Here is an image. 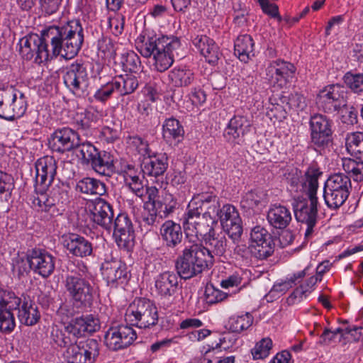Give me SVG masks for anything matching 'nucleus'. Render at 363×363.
I'll return each mask as SVG.
<instances>
[{
	"label": "nucleus",
	"instance_id": "obj_1",
	"mask_svg": "<svg viewBox=\"0 0 363 363\" xmlns=\"http://www.w3.org/2000/svg\"><path fill=\"white\" fill-rule=\"evenodd\" d=\"M84 40V28L79 19H73L43 30L41 35L30 33L20 39L19 53L25 60L38 65L58 56L74 57Z\"/></svg>",
	"mask_w": 363,
	"mask_h": 363
},
{
	"label": "nucleus",
	"instance_id": "obj_2",
	"mask_svg": "<svg viewBox=\"0 0 363 363\" xmlns=\"http://www.w3.org/2000/svg\"><path fill=\"white\" fill-rule=\"evenodd\" d=\"M135 47L143 57H152L156 70L163 72L174 63V55H177L181 41L174 35H160L153 31L144 30L136 38Z\"/></svg>",
	"mask_w": 363,
	"mask_h": 363
},
{
	"label": "nucleus",
	"instance_id": "obj_3",
	"mask_svg": "<svg viewBox=\"0 0 363 363\" xmlns=\"http://www.w3.org/2000/svg\"><path fill=\"white\" fill-rule=\"evenodd\" d=\"M213 263L214 259L203 245L185 240L182 254L175 261V269L179 277L186 280L209 269Z\"/></svg>",
	"mask_w": 363,
	"mask_h": 363
},
{
	"label": "nucleus",
	"instance_id": "obj_4",
	"mask_svg": "<svg viewBox=\"0 0 363 363\" xmlns=\"http://www.w3.org/2000/svg\"><path fill=\"white\" fill-rule=\"evenodd\" d=\"M91 278V274L84 263H79L65 277L66 292L77 309L84 310L93 304L94 289Z\"/></svg>",
	"mask_w": 363,
	"mask_h": 363
},
{
	"label": "nucleus",
	"instance_id": "obj_5",
	"mask_svg": "<svg viewBox=\"0 0 363 363\" xmlns=\"http://www.w3.org/2000/svg\"><path fill=\"white\" fill-rule=\"evenodd\" d=\"M352 190L350 177L343 173H336L325 183L323 197L328 208L337 209L347 199Z\"/></svg>",
	"mask_w": 363,
	"mask_h": 363
},
{
	"label": "nucleus",
	"instance_id": "obj_6",
	"mask_svg": "<svg viewBox=\"0 0 363 363\" xmlns=\"http://www.w3.org/2000/svg\"><path fill=\"white\" fill-rule=\"evenodd\" d=\"M125 318L140 328H150L157 324V308L155 303L148 298H136L128 308Z\"/></svg>",
	"mask_w": 363,
	"mask_h": 363
},
{
	"label": "nucleus",
	"instance_id": "obj_7",
	"mask_svg": "<svg viewBox=\"0 0 363 363\" xmlns=\"http://www.w3.org/2000/svg\"><path fill=\"white\" fill-rule=\"evenodd\" d=\"M347 91L343 85L333 84L321 89L316 98L320 110L327 113H339L347 106Z\"/></svg>",
	"mask_w": 363,
	"mask_h": 363
},
{
	"label": "nucleus",
	"instance_id": "obj_8",
	"mask_svg": "<svg viewBox=\"0 0 363 363\" xmlns=\"http://www.w3.org/2000/svg\"><path fill=\"white\" fill-rule=\"evenodd\" d=\"M100 352V342L94 338L81 340L65 350L63 357L67 363H95Z\"/></svg>",
	"mask_w": 363,
	"mask_h": 363
},
{
	"label": "nucleus",
	"instance_id": "obj_9",
	"mask_svg": "<svg viewBox=\"0 0 363 363\" xmlns=\"http://www.w3.org/2000/svg\"><path fill=\"white\" fill-rule=\"evenodd\" d=\"M275 248L273 236L261 225L253 227L250 233V252L258 259L271 257Z\"/></svg>",
	"mask_w": 363,
	"mask_h": 363
},
{
	"label": "nucleus",
	"instance_id": "obj_10",
	"mask_svg": "<svg viewBox=\"0 0 363 363\" xmlns=\"http://www.w3.org/2000/svg\"><path fill=\"white\" fill-rule=\"evenodd\" d=\"M136 339L135 330L131 326L123 324L111 325L104 335L105 345L113 351L127 348Z\"/></svg>",
	"mask_w": 363,
	"mask_h": 363
},
{
	"label": "nucleus",
	"instance_id": "obj_11",
	"mask_svg": "<svg viewBox=\"0 0 363 363\" xmlns=\"http://www.w3.org/2000/svg\"><path fill=\"white\" fill-rule=\"evenodd\" d=\"M308 198L296 201L293 203L296 220L307 226L305 232V238L307 239L312 235L318 218V198Z\"/></svg>",
	"mask_w": 363,
	"mask_h": 363
},
{
	"label": "nucleus",
	"instance_id": "obj_12",
	"mask_svg": "<svg viewBox=\"0 0 363 363\" xmlns=\"http://www.w3.org/2000/svg\"><path fill=\"white\" fill-rule=\"evenodd\" d=\"M219 220L223 230L233 240L238 241L242 234V223L238 211L232 204L219 207L216 218Z\"/></svg>",
	"mask_w": 363,
	"mask_h": 363
},
{
	"label": "nucleus",
	"instance_id": "obj_13",
	"mask_svg": "<svg viewBox=\"0 0 363 363\" xmlns=\"http://www.w3.org/2000/svg\"><path fill=\"white\" fill-rule=\"evenodd\" d=\"M89 74L84 63L77 61L66 67L63 76L65 86L74 95L81 96L89 86Z\"/></svg>",
	"mask_w": 363,
	"mask_h": 363
},
{
	"label": "nucleus",
	"instance_id": "obj_14",
	"mask_svg": "<svg viewBox=\"0 0 363 363\" xmlns=\"http://www.w3.org/2000/svg\"><path fill=\"white\" fill-rule=\"evenodd\" d=\"M21 298L11 291H0V330L11 333L16 326L12 311L16 310L21 304Z\"/></svg>",
	"mask_w": 363,
	"mask_h": 363
},
{
	"label": "nucleus",
	"instance_id": "obj_15",
	"mask_svg": "<svg viewBox=\"0 0 363 363\" xmlns=\"http://www.w3.org/2000/svg\"><path fill=\"white\" fill-rule=\"evenodd\" d=\"M112 228L118 246L130 250L134 246L135 233L132 221L128 214L119 213L113 222Z\"/></svg>",
	"mask_w": 363,
	"mask_h": 363
},
{
	"label": "nucleus",
	"instance_id": "obj_16",
	"mask_svg": "<svg viewBox=\"0 0 363 363\" xmlns=\"http://www.w3.org/2000/svg\"><path fill=\"white\" fill-rule=\"evenodd\" d=\"M101 271L103 279L111 287L116 288L128 280L129 272L127 265L120 259L116 258L105 259L101 264Z\"/></svg>",
	"mask_w": 363,
	"mask_h": 363
},
{
	"label": "nucleus",
	"instance_id": "obj_17",
	"mask_svg": "<svg viewBox=\"0 0 363 363\" xmlns=\"http://www.w3.org/2000/svg\"><path fill=\"white\" fill-rule=\"evenodd\" d=\"M28 259L33 267V272L43 278H48L55 271V257L45 249H28Z\"/></svg>",
	"mask_w": 363,
	"mask_h": 363
},
{
	"label": "nucleus",
	"instance_id": "obj_18",
	"mask_svg": "<svg viewBox=\"0 0 363 363\" xmlns=\"http://www.w3.org/2000/svg\"><path fill=\"white\" fill-rule=\"evenodd\" d=\"M296 68L294 64L278 59L272 61L266 68L267 79L272 84L283 87L294 77Z\"/></svg>",
	"mask_w": 363,
	"mask_h": 363
},
{
	"label": "nucleus",
	"instance_id": "obj_19",
	"mask_svg": "<svg viewBox=\"0 0 363 363\" xmlns=\"http://www.w3.org/2000/svg\"><path fill=\"white\" fill-rule=\"evenodd\" d=\"M49 147L55 152L63 153L76 149L79 145V135L68 127L57 128L48 140Z\"/></svg>",
	"mask_w": 363,
	"mask_h": 363
},
{
	"label": "nucleus",
	"instance_id": "obj_20",
	"mask_svg": "<svg viewBox=\"0 0 363 363\" xmlns=\"http://www.w3.org/2000/svg\"><path fill=\"white\" fill-rule=\"evenodd\" d=\"M220 207L218 196L212 192L196 194L187 206V211L207 217H215Z\"/></svg>",
	"mask_w": 363,
	"mask_h": 363
},
{
	"label": "nucleus",
	"instance_id": "obj_21",
	"mask_svg": "<svg viewBox=\"0 0 363 363\" xmlns=\"http://www.w3.org/2000/svg\"><path fill=\"white\" fill-rule=\"evenodd\" d=\"M91 220L105 230L112 229L113 210L112 206L102 198H97L89 203Z\"/></svg>",
	"mask_w": 363,
	"mask_h": 363
},
{
	"label": "nucleus",
	"instance_id": "obj_22",
	"mask_svg": "<svg viewBox=\"0 0 363 363\" xmlns=\"http://www.w3.org/2000/svg\"><path fill=\"white\" fill-rule=\"evenodd\" d=\"M183 226L185 230L191 231L196 237L206 238L211 233H214L213 224L217 223L215 217H207L199 213H192L188 211L183 218Z\"/></svg>",
	"mask_w": 363,
	"mask_h": 363
},
{
	"label": "nucleus",
	"instance_id": "obj_23",
	"mask_svg": "<svg viewBox=\"0 0 363 363\" xmlns=\"http://www.w3.org/2000/svg\"><path fill=\"white\" fill-rule=\"evenodd\" d=\"M35 186H41L42 190L48 189L57 174V162L52 156H44L35 163Z\"/></svg>",
	"mask_w": 363,
	"mask_h": 363
},
{
	"label": "nucleus",
	"instance_id": "obj_24",
	"mask_svg": "<svg viewBox=\"0 0 363 363\" xmlns=\"http://www.w3.org/2000/svg\"><path fill=\"white\" fill-rule=\"evenodd\" d=\"M251 129V123L247 117L243 116H234L228 122L225 128L223 137L228 142L240 145L244 141V136Z\"/></svg>",
	"mask_w": 363,
	"mask_h": 363
},
{
	"label": "nucleus",
	"instance_id": "obj_25",
	"mask_svg": "<svg viewBox=\"0 0 363 363\" xmlns=\"http://www.w3.org/2000/svg\"><path fill=\"white\" fill-rule=\"evenodd\" d=\"M177 272L165 271L155 278V289L157 294L164 298L173 296L179 289Z\"/></svg>",
	"mask_w": 363,
	"mask_h": 363
},
{
	"label": "nucleus",
	"instance_id": "obj_26",
	"mask_svg": "<svg viewBox=\"0 0 363 363\" xmlns=\"http://www.w3.org/2000/svg\"><path fill=\"white\" fill-rule=\"evenodd\" d=\"M62 239L64 247L73 256L86 257L91 255L92 243L84 237L76 233H69L64 235Z\"/></svg>",
	"mask_w": 363,
	"mask_h": 363
},
{
	"label": "nucleus",
	"instance_id": "obj_27",
	"mask_svg": "<svg viewBox=\"0 0 363 363\" xmlns=\"http://www.w3.org/2000/svg\"><path fill=\"white\" fill-rule=\"evenodd\" d=\"M192 43L208 64L213 66L218 64L222 53L213 39L206 35H197L192 39Z\"/></svg>",
	"mask_w": 363,
	"mask_h": 363
},
{
	"label": "nucleus",
	"instance_id": "obj_28",
	"mask_svg": "<svg viewBox=\"0 0 363 363\" xmlns=\"http://www.w3.org/2000/svg\"><path fill=\"white\" fill-rule=\"evenodd\" d=\"M168 167V157L164 152H151L145 157L142 163L144 174L158 177L162 176Z\"/></svg>",
	"mask_w": 363,
	"mask_h": 363
},
{
	"label": "nucleus",
	"instance_id": "obj_29",
	"mask_svg": "<svg viewBox=\"0 0 363 363\" xmlns=\"http://www.w3.org/2000/svg\"><path fill=\"white\" fill-rule=\"evenodd\" d=\"M160 231L163 243L167 248L175 249L182 241V228L179 223L172 220L162 223Z\"/></svg>",
	"mask_w": 363,
	"mask_h": 363
},
{
	"label": "nucleus",
	"instance_id": "obj_30",
	"mask_svg": "<svg viewBox=\"0 0 363 363\" xmlns=\"http://www.w3.org/2000/svg\"><path fill=\"white\" fill-rule=\"evenodd\" d=\"M267 219L269 225L276 229L284 230L291 223L290 210L282 205H272L267 212Z\"/></svg>",
	"mask_w": 363,
	"mask_h": 363
},
{
	"label": "nucleus",
	"instance_id": "obj_31",
	"mask_svg": "<svg viewBox=\"0 0 363 363\" xmlns=\"http://www.w3.org/2000/svg\"><path fill=\"white\" fill-rule=\"evenodd\" d=\"M18 318L21 324L33 326L40 319V313L37 305L30 299L29 296L23 297L21 306L17 308Z\"/></svg>",
	"mask_w": 363,
	"mask_h": 363
},
{
	"label": "nucleus",
	"instance_id": "obj_32",
	"mask_svg": "<svg viewBox=\"0 0 363 363\" xmlns=\"http://www.w3.org/2000/svg\"><path fill=\"white\" fill-rule=\"evenodd\" d=\"M90 164L99 174L111 177L115 173L114 157L109 152L99 151Z\"/></svg>",
	"mask_w": 363,
	"mask_h": 363
},
{
	"label": "nucleus",
	"instance_id": "obj_33",
	"mask_svg": "<svg viewBox=\"0 0 363 363\" xmlns=\"http://www.w3.org/2000/svg\"><path fill=\"white\" fill-rule=\"evenodd\" d=\"M255 43L251 35H239L234 43L235 55L241 62L247 63L255 56Z\"/></svg>",
	"mask_w": 363,
	"mask_h": 363
},
{
	"label": "nucleus",
	"instance_id": "obj_34",
	"mask_svg": "<svg viewBox=\"0 0 363 363\" xmlns=\"http://www.w3.org/2000/svg\"><path fill=\"white\" fill-rule=\"evenodd\" d=\"M333 145L332 133L310 132L309 146L320 155L329 152Z\"/></svg>",
	"mask_w": 363,
	"mask_h": 363
},
{
	"label": "nucleus",
	"instance_id": "obj_35",
	"mask_svg": "<svg viewBox=\"0 0 363 363\" xmlns=\"http://www.w3.org/2000/svg\"><path fill=\"white\" fill-rule=\"evenodd\" d=\"M184 135V129L181 122L172 116L166 118L162 124V136L168 142H179Z\"/></svg>",
	"mask_w": 363,
	"mask_h": 363
},
{
	"label": "nucleus",
	"instance_id": "obj_36",
	"mask_svg": "<svg viewBox=\"0 0 363 363\" xmlns=\"http://www.w3.org/2000/svg\"><path fill=\"white\" fill-rule=\"evenodd\" d=\"M323 172L315 165L308 167L304 174V180L302 183L303 191L308 197L317 198L318 189V179Z\"/></svg>",
	"mask_w": 363,
	"mask_h": 363
},
{
	"label": "nucleus",
	"instance_id": "obj_37",
	"mask_svg": "<svg viewBox=\"0 0 363 363\" xmlns=\"http://www.w3.org/2000/svg\"><path fill=\"white\" fill-rule=\"evenodd\" d=\"M204 248L209 252L210 255L214 259V256H222L225 254L227 249V238L224 235H217L211 233L203 239Z\"/></svg>",
	"mask_w": 363,
	"mask_h": 363
},
{
	"label": "nucleus",
	"instance_id": "obj_38",
	"mask_svg": "<svg viewBox=\"0 0 363 363\" xmlns=\"http://www.w3.org/2000/svg\"><path fill=\"white\" fill-rule=\"evenodd\" d=\"M76 191L84 194L102 196L106 192V184L99 179L85 177L76 185Z\"/></svg>",
	"mask_w": 363,
	"mask_h": 363
},
{
	"label": "nucleus",
	"instance_id": "obj_39",
	"mask_svg": "<svg viewBox=\"0 0 363 363\" xmlns=\"http://www.w3.org/2000/svg\"><path fill=\"white\" fill-rule=\"evenodd\" d=\"M169 80L177 87L188 86L194 79V73L190 69L184 67H174L169 72Z\"/></svg>",
	"mask_w": 363,
	"mask_h": 363
},
{
	"label": "nucleus",
	"instance_id": "obj_40",
	"mask_svg": "<svg viewBox=\"0 0 363 363\" xmlns=\"http://www.w3.org/2000/svg\"><path fill=\"white\" fill-rule=\"evenodd\" d=\"M117 92L121 96L130 94L138 86V81L135 76L125 74L117 76L113 79Z\"/></svg>",
	"mask_w": 363,
	"mask_h": 363
},
{
	"label": "nucleus",
	"instance_id": "obj_41",
	"mask_svg": "<svg viewBox=\"0 0 363 363\" xmlns=\"http://www.w3.org/2000/svg\"><path fill=\"white\" fill-rule=\"evenodd\" d=\"M346 149L357 160L363 162V132H353L346 137Z\"/></svg>",
	"mask_w": 363,
	"mask_h": 363
},
{
	"label": "nucleus",
	"instance_id": "obj_42",
	"mask_svg": "<svg viewBox=\"0 0 363 363\" xmlns=\"http://www.w3.org/2000/svg\"><path fill=\"white\" fill-rule=\"evenodd\" d=\"M153 205L160 217L163 219L167 218L174 211L178 203L172 194L165 192L159 200H157L156 203H153Z\"/></svg>",
	"mask_w": 363,
	"mask_h": 363
},
{
	"label": "nucleus",
	"instance_id": "obj_43",
	"mask_svg": "<svg viewBox=\"0 0 363 363\" xmlns=\"http://www.w3.org/2000/svg\"><path fill=\"white\" fill-rule=\"evenodd\" d=\"M11 95V118L13 121L16 118L21 117L27 109V101L24 94L16 90L9 89Z\"/></svg>",
	"mask_w": 363,
	"mask_h": 363
},
{
	"label": "nucleus",
	"instance_id": "obj_44",
	"mask_svg": "<svg viewBox=\"0 0 363 363\" xmlns=\"http://www.w3.org/2000/svg\"><path fill=\"white\" fill-rule=\"evenodd\" d=\"M333 121L328 116L315 113L311 116L309 121L310 132L333 133L332 130Z\"/></svg>",
	"mask_w": 363,
	"mask_h": 363
},
{
	"label": "nucleus",
	"instance_id": "obj_45",
	"mask_svg": "<svg viewBox=\"0 0 363 363\" xmlns=\"http://www.w3.org/2000/svg\"><path fill=\"white\" fill-rule=\"evenodd\" d=\"M265 192L259 188H256L248 191L243 195L240 204L243 208L253 209L257 207L265 199Z\"/></svg>",
	"mask_w": 363,
	"mask_h": 363
},
{
	"label": "nucleus",
	"instance_id": "obj_46",
	"mask_svg": "<svg viewBox=\"0 0 363 363\" xmlns=\"http://www.w3.org/2000/svg\"><path fill=\"white\" fill-rule=\"evenodd\" d=\"M253 319V316L249 313L233 315L228 320L229 330L233 333H240L252 325Z\"/></svg>",
	"mask_w": 363,
	"mask_h": 363
},
{
	"label": "nucleus",
	"instance_id": "obj_47",
	"mask_svg": "<svg viewBox=\"0 0 363 363\" xmlns=\"http://www.w3.org/2000/svg\"><path fill=\"white\" fill-rule=\"evenodd\" d=\"M342 80L352 92L359 95L363 93V73L348 71L344 74Z\"/></svg>",
	"mask_w": 363,
	"mask_h": 363
},
{
	"label": "nucleus",
	"instance_id": "obj_48",
	"mask_svg": "<svg viewBox=\"0 0 363 363\" xmlns=\"http://www.w3.org/2000/svg\"><path fill=\"white\" fill-rule=\"evenodd\" d=\"M121 64L124 71L131 73H137L141 67L140 59L133 51L123 53L121 55Z\"/></svg>",
	"mask_w": 363,
	"mask_h": 363
},
{
	"label": "nucleus",
	"instance_id": "obj_49",
	"mask_svg": "<svg viewBox=\"0 0 363 363\" xmlns=\"http://www.w3.org/2000/svg\"><path fill=\"white\" fill-rule=\"evenodd\" d=\"M15 186L14 179L11 174L0 171V199L8 201Z\"/></svg>",
	"mask_w": 363,
	"mask_h": 363
},
{
	"label": "nucleus",
	"instance_id": "obj_50",
	"mask_svg": "<svg viewBox=\"0 0 363 363\" xmlns=\"http://www.w3.org/2000/svg\"><path fill=\"white\" fill-rule=\"evenodd\" d=\"M228 294L214 287L212 284H207L205 287L204 297L208 304L212 305L223 301Z\"/></svg>",
	"mask_w": 363,
	"mask_h": 363
},
{
	"label": "nucleus",
	"instance_id": "obj_51",
	"mask_svg": "<svg viewBox=\"0 0 363 363\" xmlns=\"http://www.w3.org/2000/svg\"><path fill=\"white\" fill-rule=\"evenodd\" d=\"M11 95L8 90L0 91V118L11 121Z\"/></svg>",
	"mask_w": 363,
	"mask_h": 363
},
{
	"label": "nucleus",
	"instance_id": "obj_52",
	"mask_svg": "<svg viewBox=\"0 0 363 363\" xmlns=\"http://www.w3.org/2000/svg\"><path fill=\"white\" fill-rule=\"evenodd\" d=\"M77 318L84 333H94L101 328L99 319L92 314L82 315Z\"/></svg>",
	"mask_w": 363,
	"mask_h": 363
},
{
	"label": "nucleus",
	"instance_id": "obj_53",
	"mask_svg": "<svg viewBox=\"0 0 363 363\" xmlns=\"http://www.w3.org/2000/svg\"><path fill=\"white\" fill-rule=\"evenodd\" d=\"M272 347V341L270 338H263L257 342L252 350V354L255 359H262L267 357Z\"/></svg>",
	"mask_w": 363,
	"mask_h": 363
},
{
	"label": "nucleus",
	"instance_id": "obj_54",
	"mask_svg": "<svg viewBox=\"0 0 363 363\" xmlns=\"http://www.w3.org/2000/svg\"><path fill=\"white\" fill-rule=\"evenodd\" d=\"M282 102L286 103V106L291 110L296 111H302L306 107L305 97L297 92L291 94L289 96H284Z\"/></svg>",
	"mask_w": 363,
	"mask_h": 363
},
{
	"label": "nucleus",
	"instance_id": "obj_55",
	"mask_svg": "<svg viewBox=\"0 0 363 363\" xmlns=\"http://www.w3.org/2000/svg\"><path fill=\"white\" fill-rule=\"evenodd\" d=\"M151 203H144L143 212L142 213V222L145 225L153 226L155 223H159L162 218L160 217L157 211Z\"/></svg>",
	"mask_w": 363,
	"mask_h": 363
},
{
	"label": "nucleus",
	"instance_id": "obj_56",
	"mask_svg": "<svg viewBox=\"0 0 363 363\" xmlns=\"http://www.w3.org/2000/svg\"><path fill=\"white\" fill-rule=\"evenodd\" d=\"M40 188L43 187L35 186V191L38 196L34 197L33 204L38 207L40 211H44L52 203V201L50 194H46L48 189L42 190Z\"/></svg>",
	"mask_w": 363,
	"mask_h": 363
},
{
	"label": "nucleus",
	"instance_id": "obj_57",
	"mask_svg": "<svg viewBox=\"0 0 363 363\" xmlns=\"http://www.w3.org/2000/svg\"><path fill=\"white\" fill-rule=\"evenodd\" d=\"M13 270L17 272L18 279L27 277L33 271V267L28 259V250L24 257H18L13 264Z\"/></svg>",
	"mask_w": 363,
	"mask_h": 363
},
{
	"label": "nucleus",
	"instance_id": "obj_58",
	"mask_svg": "<svg viewBox=\"0 0 363 363\" xmlns=\"http://www.w3.org/2000/svg\"><path fill=\"white\" fill-rule=\"evenodd\" d=\"M115 92H117V90L112 80L97 89L94 94V98L96 101L104 104L111 98Z\"/></svg>",
	"mask_w": 363,
	"mask_h": 363
},
{
	"label": "nucleus",
	"instance_id": "obj_59",
	"mask_svg": "<svg viewBox=\"0 0 363 363\" xmlns=\"http://www.w3.org/2000/svg\"><path fill=\"white\" fill-rule=\"evenodd\" d=\"M51 201L52 204L65 208L69 202L68 191L59 186L54 187L50 192Z\"/></svg>",
	"mask_w": 363,
	"mask_h": 363
},
{
	"label": "nucleus",
	"instance_id": "obj_60",
	"mask_svg": "<svg viewBox=\"0 0 363 363\" xmlns=\"http://www.w3.org/2000/svg\"><path fill=\"white\" fill-rule=\"evenodd\" d=\"M77 148H79L81 158L86 163H91L96 157V155L99 152V150L96 149V147L93 145L91 143H81L80 140L79 145V146L77 147Z\"/></svg>",
	"mask_w": 363,
	"mask_h": 363
},
{
	"label": "nucleus",
	"instance_id": "obj_61",
	"mask_svg": "<svg viewBox=\"0 0 363 363\" xmlns=\"http://www.w3.org/2000/svg\"><path fill=\"white\" fill-rule=\"evenodd\" d=\"M129 140L130 145L137 150L138 154L143 156L144 158L152 152L147 141L142 139L140 137L137 135L130 137Z\"/></svg>",
	"mask_w": 363,
	"mask_h": 363
},
{
	"label": "nucleus",
	"instance_id": "obj_62",
	"mask_svg": "<svg viewBox=\"0 0 363 363\" xmlns=\"http://www.w3.org/2000/svg\"><path fill=\"white\" fill-rule=\"evenodd\" d=\"M264 13L272 18H277L279 22L282 21V17L279 15V7L275 4H271L269 0H257Z\"/></svg>",
	"mask_w": 363,
	"mask_h": 363
},
{
	"label": "nucleus",
	"instance_id": "obj_63",
	"mask_svg": "<svg viewBox=\"0 0 363 363\" xmlns=\"http://www.w3.org/2000/svg\"><path fill=\"white\" fill-rule=\"evenodd\" d=\"M50 342L60 347H67V340L64 330L58 327H52L50 332Z\"/></svg>",
	"mask_w": 363,
	"mask_h": 363
},
{
	"label": "nucleus",
	"instance_id": "obj_64",
	"mask_svg": "<svg viewBox=\"0 0 363 363\" xmlns=\"http://www.w3.org/2000/svg\"><path fill=\"white\" fill-rule=\"evenodd\" d=\"M98 49L106 57H113L116 54L114 44L108 37H102L98 40Z\"/></svg>",
	"mask_w": 363,
	"mask_h": 363
}]
</instances>
